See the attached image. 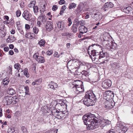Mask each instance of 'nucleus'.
Segmentation results:
<instances>
[{"label":"nucleus","instance_id":"f257e3e1","mask_svg":"<svg viewBox=\"0 0 133 133\" xmlns=\"http://www.w3.org/2000/svg\"><path fill=\"white\" fill-rule=\"evenodd\" d=\"M84 123L87 125V129L88 130H93L97 127L95 126L100 125L102 128L105 125L109 124L110 122L108 120L105 119L102 117L97 118L94 115L90 114L84 115L83 117Z\"/></svg>","mask_w":133,"mask_h":133},{"label":"nucleus","instance_id":"f03ea898","mask_svg":"<svg viewBox=\"0 0 133 133\" xmlns=\"http://www.w3.org/2000/svg\"><path fill=\"white\" fill-rule=\"evenodd\" d=\"M97 47L95 44H93L89 46L88 49V52L92 61L96 63L102 64L107 62L106 59V53L103 51L98 52L96 50V48Z\"/></svg>","mask_w":133,"mask_h":133},{"label":"nucleus","instance_id":"7ed1b4c3","mask_svg":"<svg viewBox=\"0 0 133 133\" xmlns=\"http://www.w3.org/2000/svg\"><path fill=\"white\" fill-rule=\"evenodd\" d=\"M96 98V97L92 92L89 91L86 92L83 102L87 106H92L94 104V101Z\"/></svg>","mask_w":133,"mask_h":133},{"label":"nucleus","instance_id":"20e7f679","mask_svg":"<svg viewBox=\"0 0 133 133\" xmlns=\"http://www.w3.org/2000/svg\"><path fill=\"white\" fill-rule=\"evenodd\" d=\"M86 5L85 2L80 3L75 10V13L77 14H81L85 11V8H84Z\"/></svg>","mask_w":133,"mask_h":133},{"label":"nucleus","instance_id":"39448f33","mask_svg":"<svg viewBox=\"0 0 133 133\" xmlns=\"http://www.w3.org/2000/svg\"><path fill=\"white\" fill-rule=\"evenodd\" d=\"M116 127L119 133H125L128 130L127 128L124 126L121 122H117Z\"/></svg>","mask_w":133,"mask_h":133},{"label":"nucleus","instance_id":"423d86ee","mask_svg":"<svg viewBox=\"0 0 133 133\" xmlns=\"http://www.w3.org/2000/svg\"><path fill=\"white\" fill-rule=\"evenodd\" d=\"M66 100L63 99H58L57 101L56 106L58 109H61L64 107H66Z\"/></svg>","mask_w":133,"mask_h":133},{"label":"nucleus","instance_id":"0eeeda50","mask_svg":"<svg viewBox=\"0 0 133 133\" xmlns=\"http://www.w3.org/2000/svg\"><path fill=\"white\" fill-rule=\"evenodd\" d=\"M22 16L26 20L30 21L33 23H34V22L35 19H33L32 20H31V15L29 13L28 11L25 10L24 11L22 14Z\"/></svg>","mask_w":133,"mask_h":133},{"label":"nucleus","instance_id":"6e6552de","mask_svg":"<svg viewBox=\"0 0 133 133\" xmlns=\"http://www.w3.org/2000/svg\"><path fill=\"white\" fill-rule=\"evenodd\" d=\"M114 5L111 2H107L105 3L101 8V9L106 11L107 9L113 7Z\"/></svg>","mask_w":133,"mask_h":133},{"label":"nucleus","instance_id":"1a4fd4ad","mask_svg":"<svg viewBox=\"0 0 133 133\" xmlns=\"http://www.w3.org/2000/svg\"><path fill=\"white\" fill-rule=\"evenodd\" d=\"M111 85V81L109 79L105 80L102 83V87L105 89L110 87Z\"/></svg>","mask_w":133,"mask_h":133},{"label":"nucleus","instance_id":"9d476101","mask_svg":"<svg viewBox=\"0 0 133 133\" xmlns=\"http://www.w3.org/2000/svg\"><path fill=\"white\" fill-rule=\"evenodd\" d=\"M3 100L5 102H6L7 105H9L12 103L13 98L11 96H6L5 97Z\"/></svg>","mask_w":133,"mask_h":133},{"label":"nucleus","instance_id":"9b49d317","mask_svg":"<svg viewBox=\"0 0 133 133\" xmlns=\"http://www.w3.org/2000/svg\"><path fill=\"white\" fill-rule=\"evenodd\" d=\"M46 28V30L49 31H51L53 29V23L50 21H48L47 22Z\"/></svg>","mask_w":133,"mask_h":133},{"label":"nucleus","instance_id":"f8f14e48","mask_svg":"<svg viewBox=\"0 0 133 133\" xmlns=\"http://www.w3.org/2000/svg\"><path fill=\"white\" fill-rule=\"evenodd\" d=\"M57 24L58 28L60 30H63L65 27L64 23L62 21L58 22Z\"/></svg>","mask_w":133,"mask_h":133},{"label":"nucleus","instance_id":"ddd939ff","mask_svg":"<svg viewBox=\"0 0 133 133\" xmlns=\"http://www.w3.org/2000/svg\"><path fill=\"white\" fill-rule=\"evenodd\" d=\"M75 88L76 91L75 92L77 94H78L80 92H83L84 90V89L83 85L80 86L76 87Z\"/></svg>","mask_w":133,"mask_h":133},{"label":"nucleus","instance_id":"4468645a","mask_svg":"<svg viewBox=\"0 0 133 133\" xmlns=\"http://www.w3.org/2000/svg\"><path fill=\"white\" fill-rule=\"evenodd\" d=\"M85 11H87L86 13V14H89L90 15H92L94 14L95 12L94 10V8L91 7L85 8Z\"/></svg>","mask_w":133,"mask_h":133},{"label":"nucleus","instance_id":"2eb2a0df","mask_svg":"<svg viewBox=\"0 0 133 133\" xmlns=\"http://www.w3.org/2000/svg\"><path fill=\"white\" fill-rule=\"evenodd\" d=\"M79 30L81 33H85L88 31L87 28L84 25L81 26L79 28Z\"/></svg>","mask_w":133,"mask_h":133},{"label":"nucleus","instance_id":"dca6fc26","mask_svg":"<svg viewBox=\"0 0 133 133\" xmlns=\"http://www.w3.org/2000/svg\"><path fill=\"white\" fill-rule=\"evenodd\" d=\"M114 105V104L112 105L111 103L108 102L105 103L104 107L106 109H109L112 108Z\"/></svg>","mask_w":133,"mask_h":133},{"label":"nucleus","instance_id":"f3484780","mask_svg":"<svg viewBox=\"0 0 133 133\" xmlns=\"http://www.w3.org/2000/svg\"><path fill=\"white\" fill-rule=\"evenodd\" d=\"M4 26L5 25L3 23H0V32L3 31V33L2 32V34H3L4 36L6 34L5 32L4 31Z\"/></svg>","mask_w":133,"mask_h":133},{"label":"nucleus","instance_id":"a211bd4d","mask_svg":"<svg viewBox=\"0 0 133 133\" xmlns=\"http://www.w3.org/2000/svg\"><path fill=\"white\" fill-rule=\"evenodd\" d=\"M15 40V38L14 36H9L6 39V41L8 43H11L14 41Z\"/></svg>","mask_w":133,"mask_h":133},{"label":"nucleus","instance_id":"6ab92c4d","mask_svg":"<svg viewBox=\"0 0 133 133\" xmlns=\"http://www.w3.org/2000/svg\"><path fill=\"white\" fill-rule=\"evenodd\" d=\"M109 47H110V49H112L114 50L116 49V47L117 46V44L115 43H114L113 42L111 41L110 42V43H109Z\"/></svg>","mask_w":133,"mask_h":133},{"label":"nucleus","instance_id":"aec40b11","mask_svg":"<svg viewBox=\"0 0 133 133\" xmlns=\"http://www.w3.org/2000/svg\"><path fill=\"white\" fill-rule=\"evenodd\" d=\"M7 92L9 94L11 95H13L16 93L15 91L12 88H8Z\"/></svg>","mask_w":133,"mask_h":133},{"label":"nucleus","instance_id":"412c9836","mask_svg":"<svg viewBox=\"0 0 133 133\" xmlns=\"http://www.w3.org/2000/svg\"><path fill=\"white\" fill-rule=\"evenodd\" d=\"M78 26L77 24H73L71 30L74 33H76L77 31Z\"/></svg>","mask_w":133,"mask_h":133},{"label":"nucleus","instance_id":"4be33fe9","mask_svg":"<svg viewBox=\"0 0 133 133\" xmlns=\"http://www.w3.org/2000/svg\"><path fill=\"white\" fill-rule=\"evenodd\" d=\"M3 79V81L2 83L4 85H6L8 84L9 80L8 78L5 77Z\"/></svg>","mask_w":133,"mask_h":133},{"label":"nucleus","instance_id":"5701e85b","mask_svg":"<svg viewBox=\"0 0 133 133\" xmlns=\"http://www.w3.org/2000/svg\"><path fill=\"white\" fill-rule=\"evenodd\" d=\"M46 20V18L43 16H40L38 19V20H39L42 24H44Z\"/></svg>","mask_w":133,"mask_h":133},{"label":"nucleus","instance_id":"b1692460","mask_svg":"<svg viewBox=\"0 0 133 133\" xmlns=\"http://www.w3.org/2000/svg\"><path fill=\"white\" fill-rule=\"evenodd\" d=\"M132 8L130 6H128L125 8L123 10L124 12L127 14H129L132 11Z\"/></svg>","mask_w":133,"mask_h":133},{"label":"nucleus","instance_id":"393cba45","mask_svg":"<svg viewBox=\"0 0 133 133\" xmlns=\"http://www.w3.org/2000/svg\"><path fill=\"white\" fill-rule=\"evenodd\" d=\"M36 61L39 63H43L45 62V59L43 57L40 56L39 58L36 59Z\"/></svg>","mask_w":133,"mask_h":133},{"label":"nucleus","instance_id":"a878e982","mask_svg":"<svg viewBox=\"0 0 133 133\" xmlns=\"http://www.w3.org/2000/svg\"><path fill=\"white\" fill-rule=\"evenodd\" d=\"M45 42L44 39H41L38 42V43L41 47L45 46Z\"/></svg>","mask_w":133,"mask_h":133},{"label":"nucleus","instance_id":"bb28decb","mask_svg":"<svg viewBox=\"0 0 133 133\" xmlns=\"http://www.w3.org/2000/svg\"><path fill=\"white\" fill-rule=\"evenodd\" d=\"M76 84L75 85V87L83 85V82L80 81H75Z\"/></svg>","mask_w":133,"mask_h":133},{"label":"nucleus","instance_id":"cd10ccee","mask_svg":"<svg viewBox=\"0 0 133 133\" xmlns=\"http://www.w3.org/2000/svg\"><path fill=\"white\" fill-rule=\"evenodd\" d=\"M34 34L33 33L31 34V33H28L25 35L26 37L29 38H33V35Z\"/></svg>","mask_w":133,"mask_h":133},{"label":"nucleus","instance_id":"c85d7f7f","mask_svg":"<svg viewBox=\"0 0 133 133\" xmlns=\"http://www.w3.org/2000/svg\"><path fill=\"white\" fill-rule=\"evenodd\" d=\"M63 112H61L59 113V114H56L55 117L56 118L58 119H61L62 118V117L63 116Z\"/></svg>","mask_w":133,"mask_h":133},{"label":"nucleus","instance_id":"c756f323","mask_svg":"<svg viewBox=\"0 0 133 133\" xmlns=\"http://www.w3.org/2000/svg\"><path fill=\"white\" fill-rule=\"evenodd\" d=\"M36 3V2L35 1H32L30 2V4H28V6L30 8H32L35 5Z\"/></svg>","mask_w":133,"mask_h":133},{"label":"nucleus","instance_id":"7c9ffc66","mask_svg":"<svg viewBox=\"0 0 133 133\" xmlns=\"http://www.w3.org/2000/svg\"><path fill=\"white\" fill-rule=\"evenodd\" d=\"M76 6V4L74 3H73L69 4V9H71L75 8Z\"/></svg>","mask_w":133,"mask_h":133},{"label":"nucleus","instance_id":"2f4dec72","mask_svg":"<svg viewBox=\"0 0 133 133\" xmlns=\"http://www.w3.org/2000/svg\"><path fill=\"white\" fill-rule=\"evenodd\" d=\"M5 77L6 75L5 73L2 72L0 73V80H2Z\"/></svg>","mask_w":133,"mask_h":133},{"label":"nucleus","instance_id":"473e14b6","mask_svg":"<svg viewBox=\"0 0 133 133\" xmlns=\"http://www.w3.org/2000/svg\"><path fill=\"white\" fill-rule=\"evenodd\" d=\"M24 89L25 91V95H30V94L29 92V88L28 87V86L25 87L24 88Z\"/></svg>","mask_w":133,"mask_h":133},{"label":"nucleus","instance_id":"72a5a7b5","mask_svg":"<svg viewBox=\"0 0 133 133\" xmlns=\"http://www.w3.org/2000/svg\"><path fill=\"white\" fill-rule=\"evenodd\" d=\"M21 129L23 133H28V131L26 128L24 126H22Z\"/></svg>","mask_w":133,"mask_h":133},{"label":"nucleus","instance_id":"f704fd0d","mask_svg":"<svg viewBox=\"0 0 133 133\" xmlns=\"http://www.w3.org/2000/svg\"><path fill=\"white\" fill-rule=\"evenodd\" d=\"M13 101L14 99V101L12 102V103L13 104H16V102H18V99L17 98V96H15L13 97Z\"/></svg>","mask_w":133,"mask_h":133},{"label":"nucleus","instance_id":"c9c22d12","mask_svg":"<svg viewBox=\"0 0 133 133\" xmlns=\"http://www.w3.org/2000/svg\"><path fill=\"white\" fill-rule=\"evenodd\" d=\"M46 3H44V4H41V7L42 9V11H43L45 10L46 8Z\"/></svg>","mask_w":133,"mask_h":133},{"label":"nucleus","instance_id":"e433bc0d","mask_svg":"<svg viewBox=\"0 0 133 133\" xmlns=\"http://www.w3.org/2000/svg\"><path fill=\"white\" fill-rule=\"evenodd\" d=\"M8 131L9 133H14L15 130L13 128H9Z\"/></svg>","mask_w":133,"mask_h":133},{"label":"nucleus","instance_id":"4c0bfd02","mask_svg":"<svg viewBox=\"0 0 133 133\" xmlns=\"http://www.w3.org/2000/svg\"><path fill=\"white\" fill-rule=\"evenodd\" d=\"M34 11L35 13H37L38 11V6H35V5L33 7Z\"/></svg>","mask_w":133,"mask_h":133},{"label":"nucleus","instance_id":"58836bf2","mask_svg":"<svg viewBox=\"0 0 133 133\" xmlns=\"http://www.w3.org/2000/svg\"><path fill=\"white\" fill-rule=\"evenodd\" d=\"M34 32L35 34H37L38 31V28L36 27H34L33 28Z\"/></svg>","mask_w":133,"mask_h":133},{"label":"nucleus","instance_id":"ea45409f","mask_svg":"<svg viewBox=\"0 0 133 133\" xmlns=\"http://www.w3.org/2000/svg\"><path fill=\"white\" fill-rule=\"evenodd\" d=\"M68 22H67L69 23L68 25L69 26H70L72 24V22L71 21V19L70 18H69L68 19Z\"/></svg>","mask_w":133,"mask_h":133},{"label":"nucleus","instance_id":"a19ab883","mask_svg":"<svg viewBox=\"0 0 133 133\" xmlns=\"http://www.w3.org/2000/svg\"><path fill=\"white\" fill-rule=\"evenodd\" d=\"M36 83V84L38 85L40 84L42 81V80L41 79H39L37 80H35Z\"/></svg>","mask_w":133,"mask_h":133},{"label":"nucleus","instance_id":"79ce46f5","mask_svg":"<svg viewBox=\"0 0 133 133\" xmlns=\"http://www.w3.org/2000/svg\"><path fill=\"white\" fill-rule=\"evenodd\" d=\"M18 96L19 98L22 100L24 99L25 98V96L22 94H21L20 95H18Z\"/></svg>","mask_w":133,"mask_h":133},{"label":"nucleus","instance_id":"37998d69","mask_svg":"<svg viewBox=\"0 0 133 133\" xmlns=\"http://www.w3.org/2000/svg\"><path fill=\"white\" fill-rule=\"evenodd\" d=\"M38 53H35L33 55L34 58H35L36 60V59H38L39 58V57H40V56H39L38 55Z\"/></svg>","mask_w":133,"mask_h":133},{"label":"nucleus","instance_id":"c03bdc74","mask_svg":"<svg viewBox=\"0 0 133 133\" xmlns=\"http://www.w3.org/2000/svg\"><path fill=\"white\" fill-rule=\"evenodd\" d=\"M21 14V12L20 10H17L16 12V15L17 17H19Z\"/></svg>","mask_w":133,"mask_h":133},{"label":"nucleus","instance_id":"a18cd8bd","mask_svg":"<svg viewBox=\"0 0 133 133\" xmlns=\"http://www.w3.org/2000/svg\"><path fill=\"white\" fill-rule=\"evenodd\" d=\"M53 52V51L52 50H48L46 52V54L48 55H50L52 54Z\"/></svg>","mask_w":133,"mask_h":133},{"label":"nucleus","instance_id":"49530a36","mask_svg":"<svg viewBox=\"0 0 133 133\" xmlns=\"http://www.w3.org/2000/svg\"><path fill=\"white\" fill-rule=\"evenodd\" d=\"M20 65L19 63H17L15 64L14 65V68L17 69H18V68L20 67Z\"/></svg>","mask_w":133,"mask_h":133},{"label":"nucleus","instance_id":"de8ad7c7","mask_svg":"<svg viewBox=\"0 0 133 133\" xmlns=\"http://www.w3.org/2000/svg\"><path fill=\"white\" fill-rule=\"evenodd\" d=\"M48 86L50 88H51V89H55L54 86H53V84H52V81L50 82V84H49Z\"/></svg>","mask_w":133,"mask_h":133},{"label":"nucleus","instance_id":"09e8293b","mask_svg":"<svg viewBox=\"0 0 133 133\" xmlns=\"http://www.w3.org/2000/svg\"><path fill=\"white\" fill-rule=\"evenodd\" d=\"M57 8L58 7L57 5H53L52 8V10L53 11H55L57 9Z\"/></svg>","mask_w":133,"mask_h":133},{"label":"nucleus","instance_id":"8fccbe9b","mask_svg":"<svg viewBox=\"0 0 133 133\" xmlns=\"http://www.w3.org/2000/svg\"><path fill=\"white\" fill-rule=\"evenodd\" d=\"M111 93V92L110 91H108L105 92V94L107 95V96L110 95L112 94Z\"/></svg>","mask_w":133,"mask_h":133},{"label":"nucleus","instance_id":"3c124183","mask_svg":"<svg viewBox=\"0 0 133 133\" xmlns=\"http://www.w3.org/2000/svg\"><path fill=\"white\" fill-rule=\"evenodd\" d=\"M103 39L104 41H109V37L107 36H104L103 37Z\"/></svg>","mask_w":133,"mask_h":133},{"label":"nucleus","instance_id":"603ef678","mask_svg":"<svg viewBox=\"0 0 133 133\" xmlns=\"http://www.w3.org/2000/svg\"><path fill=\"white\" fill-rule=\"evenodd\" d=\"M36 64L35 63H33L32 65V68H33L32 69L35 71H36Z\"/></svg>","mask_w":133,"mask_h":133},{"label":"nucleus","instance_id":"864d4df0","mask_svg":"<svg viewBox=\"0 0 133 133\" xmlns=\"http://www.w3.org/2000/svg\"><path fill=\"white\" fill-rule=\"evenodd\" d=\"M54 57L58 58L59 57V56L58 55V53L57 52H55L54 54Z\"/></svg>","mask_w":133,"mask_h":133},{"label":"nucleus","instance_id":"5fc2aeb1","mask_svg":"<svg viewBox=\"0 0 133 133\" xmlns=\"http://www.w3.org/2000/svg\"><path fill=\"white\" fill-rule=\"evenodd\" d=\"M65 1L64 0H61L59 2V4H62L64 3Z\"/></svg>","mask_w":133,"mask_h":133},{"label":"nucleus","instance_id":"6e6d98bb","mask_svg":"<svg viewBox=\"0 0 133 133\" xmlns=\"http://www.w3.org/2000/svg\"><path fill=\"white\" fill-rule=\"evenodd\" d=\"M52 82V84H53L54 88L55 89V88H57L58 86V85L57 83H54V82L53 81Z\"/></svg>","mask_w":133,"mask_h":133},{"label":"nucleus","instance_id":"4d7b16f0","mask_svg":"<svg viewBox=\"0 0 133 133\" xmlns=\"http://www.w3.org/2000/svg\"><path fill=\"white\" fill-rule=\"evenodd\" d=\"M80 21L81 26L84 25H83L85 24L84 21L83 20H81Z\"/></svg>","mask_w":133,"mask_h":133},{"label":"nucleus","instance_id":"13d9d810","mask_svg":"<svg viewBox=\"0 0 133 133\" xmlns=\"http://www.w3.org/2000/svg\"><path fill=\"white\" fill-rule=\"evenodd\" d=\"M18 30H19V32L22 35H24V33L22 29H18Z\"/></svg>","mask_w":133,"mask_h":133},{"label":"nucleus","instance_id":"bf43d9fd","mask_svg":"<svg viewBox=\"0 0 133 133\" xmlns=\"http://www.w3.org/2000/svg\"><path fill=\"white\" fill-rule=\"evenodd\" d=\"M77 21H76V22L75 23L76 24H77V25L78 26L79 24L80 25V21H78L77 19H76Z\"/></svg>","mask_w":133,"mask_h":133},{"label":"nucleus","instance_id":"052dcab7","mask_svg":"<svg viewBox=\"0 0 133 133\" xmlns=\"http://www.w3.org/2000/svg\"><path fill=\"white\" fill-rule=\"evenodd\" d=\"M9 48L8 47H5L4 48V50L5 51H9Z\"/></svg>","mask_w":133,"mask_h":133},{"label":"nucleus","instance_id":"680f3d73","mask_svg":"<svg viewBox=\"0 0 133 133\" xmlns=\"http://www.w3.org/2000/svg\"><path fill=\"white\" fill-rule=\"evenodd\" d=\"M9 53L10 55H12L14 54V52L13 50H10L9 51Z\"/></svg>","mask_w":133,"mask_h":133},{"label":"nucleus","instance_id":"e2e57ef3","mask_svg":"<svg viewBox=\"0 0 133 133\" xmlns=\"http://www.w3.org/2000/svg\"><path fill=\"white\" fill-rule=\"evenodd\" d=\"M82 74L84 75L85 76H86L87 74V71H83L82 72Z\"/></svg>","mask_w":133,"mask_h":133},{"label":"nucleus","instance_id":"0e129e2a","mask_svg":"<svg viewBox=\"0 0 133 133\" xmlns=\"http://www.w3.org/2000/svg\"><path fill=\"white\" fill-rule=\"evenodd\" d=\"M25 76L26 77H29V74L28 73V72H26L24 73Z\"/></svg>","mask_w":133,"mask_h":133},{"label":"nucleus","instance_id":"69168bd1","mask_svg":"<svg viewBox=\"0 0 133 133\" xmlns=\"http://www.w3.org/2000/svg\"><path fill=\"white\" fill-rule=\"evenodd\" d=\"M25 28L27 29H29L30 28V26L29 25L26 24L25 25Z\"/></svg>","mask_w":133,"mask_h":133},{"label":"nucleus","instance_id":"338daca9","mask_svg":"<svg viewBox=\"0 0 133 133\" xmlns=\"http://www.w3.org/2000/svg\"><path fill=\"white\" fill-rule=\"evenodd\" d=\"M66 9V6L65 5H64L62 6L61 10L64 11Z\"/></svg>","mask_w":133,"mask_h":133},{"label":"nucleus","instance_id":"774afa93","mask_svg":"<svg viewBox=\"0 0 133 133\" xmlns=\"http://www.w3.org/2000/svg\"><path fill=\"white\" fill-rule=\"evenodd\" d=\"M37 24V25L39 26H40V25H41L42 24V23L40 22V21L38 20V21Z\"/></svg>","mask_w":133,"mask_h":133}]
</instances>
